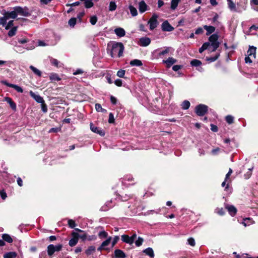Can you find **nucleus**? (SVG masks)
<instances>
[{"label": "nucleus", "instance_id": "1", "mask_svg": "<svg viewBox=\"0 0 258 258\" xmlns=\"http://www.w3.org/2000/svg\"><path fill=\"white\" fill-rule=\"evenodd\" d=\"M108 49L110 50V54L112 57L117 55L118 57L122 55L124 46L121 42H112L108 45Z\"/></svg>", "mask_w": 258, "mask_h": 258}, {"label": "nucleus", "instance_id": "2", "mask_svg": "<svg viewBox=\"0 0 258 258\" xmlns=\"http://www.w3.org/2000/svg\"><path fill=\"white\" fill-rule=\"evenodd\" d=\"M218 35L216 34H214L211 35L209 38L210 43V46H211V51H215L219 46V42L218 41Z\"/></svg>", "mask_w": 258, "mask_h": 258}, {"label": "nucleus", "instance_id": "3", "mask_svg": "<svg viewBox=\"0 0 258 258\" xmlns=\"http://www.w3.org/2000/svg\"><path fill=\"white\" fill-rule=\"evenodd\" d=\"M62 248V245L59 244L56 245L49 244L47 246V253L50 256H51L55 251H59Z\"/></svg>", "mask_w": 258, "mask_h": 258}, {"label": "nucleus", "instance_id": "4", "mask_svg": "<svg viewBox=\"0 0 258 258\" xmlns=\"http://www.w3.org/2000/svg\"><path fill=\"white\" fill-rule=\"evenodd\" d=\"M208 106L204 104H199L195 108L196 114L200 116H204L208 111Z\"/></svg>", "mask_w": 258, "mask_h": 258}, {"label": "nucleus", "instance_id": "5", "mask_svg": "<svg viewBox=\"0 0 258 258\" xmlns=\"http://www.w3.org/2000/svg\"><path fill=\"white\" fill-rule=\"evenodd\" d=\"M158 16L156 14H154L149 20L148 24H149L150 29L151 30H153L157 27L158 25Z\"/></svg>", "mask_w": 258, "mask_h": 258}, {"label": "nucleus", "instance_id": "6", "mask_svg": "<svg viewBox=\"0 0 258 258\" xmlns=\"http://www.w3.org/2000/svg\"><path fill=\"white\" fill-rule=\"evenodd\" d=\"M16 11L18 15H20L24 17H28L31 15L28 8L27 7L22 8L21 7H16Z\"/></svg>", "mask_w": 258, "mask_h": 258}, {"label": "nucleus", "instance_id": "7", "mask_svg": "<svg viewBox=\"0 0 258 258\" xmlns=\"http://www.w3.org/2000/svg\"><path fill=\"white\" fill-rule=\"evenodd\" d=\"M72 238L69 240V244L70 246H75L79 240V234L77 232H73L71 234Z\"/></svg>", "mask_w": 258, "mask_h": 258}, {"label": "nucleus", "instance_id": "8", "mask_svg": "<svg viewBox=\"0 0 258 258\" xmlns=\"http://www.w3.org/2000/svg\"><path fill=\"white\" fill-rule=\"evenodd\" d=\"M162 29L164 31L170 32L174 30V28L167 21H164L161 25Z\"/></svg>", "mask_w": 258, "mask_h": 258}, {"label": "nucleus", "instance_id": "9", "mask_svg": "<svg viewBox=\"0 0 258 258\" xmlns=\"http://www.w3.org/2000/svg\"><path fill=\"white\" fill-rule=\"evenodd\" d=\"M246 3L245 0H241L239 3H237V12L240 13L242 11L245 10L246 8Z\"/></svg>", "mask_w": 258, "mask_h": 258}, {"label": "nucleus", "instance_id": "10", "mask_svg": "<svg viewBox=\"0 0 258 258\" xmlns=\"http://www.w3.org/2000/svg\"><path fill=\"white\" fill-rule=\"evenodd\" d=\"M90 126L91 130L93 132L97 133L101 136H103L105 135V133L103 130H100L97 127L94 126L93 123H90Z\"/></svg>", "mask_w": 258, "mask_h": 258}, {"label": "nucleus", "instance_id": "11", "mask_svg": "<svg viewBox=\"0 0 258 258\" xmlns=\"http://www.w3.org/2000/svg\"><path fill=\"white\" fill-rule=\"evenodd\" d=\"M151 43V39L148 37H142L139 40V44L142 46H147Z\"/></svg>", "mask_w": 258, "mask_h": 258}, {"label": "nucleus", "instance_id": "12", "mask_svg": "<svg viewBox=\"0 0 258 258\" xmlns=\"http://www.w3.org/2000/svg\"><path fill=\"white\" fill-rule=\"evenodd\" d=\"M225 208L227 210L229 214L231 216H234L236 215L237 213V209L234 206L226 205L225 206Z\"/></svg>", "mask_w": 258, "mask_h": 258}, {"label": "nucleus", "instance_id": "13", "mask_svg": "<svg viewBox=\"0 0 258 258\" xmlns=\"http://www.w3.org/2000/svg\"><path fill=\"white\" fill-rule=\"evenodd\" d=\"M30 95L34 99H35V100L37 102L40 103L44 102V100L43 99V98L41 96H40V95L36 94L33 91H31L30 92Z\"/></svg>", "mask_w": 258, "mask_h": 258}, {"label": "nucleus", "instance_id": "14", "mask_svg": "<svg viewBox=\"0 0 258 258\" xmlns=\"http://www.w3.org/2000/svg\"><path fill=\"white\" fill-rule=\"evenodd\" d=\"M112 239V238L111 236L108 237L106 240L104 241L100 246V247H98V250H101L102 249H107L106 248H105V246H108L109 243L111 242V240Z\"/></svg>", "mask_w": 258, "mask_h": 258}, {"label": "nucleus", "instance_id": "15", "mask_svg": "<svg viewBox=\"0 0 258 258\" xmlns=\"http://www.w3.org/2000/svg\"><path fill=\"white\" fill-rule=\"evenodd\" d=\"M113 257L116 258H125L126 254L122 250L117 249L114 250Z\"/></svg>", "mask_w": 258, "mask_h": 258}, {"label": "nucleus", "instance_id": "16", "mask_svg": "<svg viewBox=\"0 0 258 258\" xmlns=\"http://www.w3.org/2000/svg\"><path fill=\"white\" fill-rule=\"evenodd\" d=\"M148 6L146 3L142 1L139 3V10L141 13H143L148 10Z\"/></svg>", "mask_w": 258, "mask_h": 258}, {"label": "nucleus", "instance_id": "17", "mask_svg": "<svg viewBox=\"0 0 258 258\" xmlns=\"http://www.w3.org/2000/svg\"><path fill=\"white\" fill-rule=\"evenodd\" d=\"M177 61L176 59L172 57H169L166 60L163 61V63H166L168 68H170L174 63Z\"/></svg>", "mask_w": 258, "mask_h": 258}, {"label": "nucleus", "instance_id": "18", "mask_svg": "<svg viewBox=\"0 0 258 258\" xmlns=\"http://www.w3.org/2000/svg\"><path fill=\"white\" fill-rule=\"evenodd\" d=\"M121 240L126 243L132 245L133 243V239H132L130 236L128 235L123 234L121 236Z\"/></svg>", "mask_w": 258, "mask_h": 258}, {"label": "nucleus", "instance_id": "19", "mask_svg": "<svg viewBox=\"0 0 258 258\" xmlns=\"http://www.w3.org/2000/svg\"><path fill=\"white\" fill-rule=\"evenodd\" d=\"M6 15H7L8 19H15L18 15V13L16 11V7L14 8V10L13 11L11 12H7L6 13Z\"/></svg>", "mask_w": 258, "mask_h": 258}, {"label": "nucleus", "instance_id": "20", "mask_svg": "<svg viewBox=\"0 0 258 258\" xmlns=\"http://www.w3.org/2000/svg\"><path fill=\"white\" fill-rule=\"evenodd\" d=\"M114 32L117 36L120 37L124 36L125 34L124 30L121 28H118L115 29L114 30Z\"/></svg>", "mask_w": 258, "mask_h": 258}, {"label": "nucleus", "instance_id": "21", "mask_svg": "<svg viewBox=\"0 0 258 258\" xmlns=\"http://www.w3.org/2000/svg\"><path fill=\"white\" fill-rule=\"evenodd\" d=\"M204 28L207 31V35H209L215 31V28L212 26L204 25Z\"/></svg>", "mask_w": 258, "mask_h": 258}, {"label": "nucleus", "instance_id": "22", "mask_svg": "<svg viewBox=\"0 0 258 258\" xmlns=\"http://www.w3.org/2000/svg\"><path fill=\"white\" fill-rule=\"evenodd\" d=\"M173 49L171 47H166L164 48V49L160 51L158 53V55L161 57L163 55H165L169 53L170 51H172Z\"/></svg>", "mask_w": 258, "mask_h": 258}, {"label": "nucleus", "instance_id": "23", "mask_svg": "<svg viewBox=\"0 0 258 258\" xmlns=\"http://www.w3.org/2000/svg\"><path fill=\"white\" fill-rule=\"evenodd\" d=\"M228 2V6L229 9L234 12H237V8L236 7V5L232 0H227Z\"/></svg>", "mask_w": 258, "mask_h": 258}, {"label": "nucleus", "instance_id": "24", "mask_svg": "<svg viewBox=\"0 0 258 258\" xmlns=\"http://www.w3.org/2000/svg\"><path fill=\"white\" fill-rule=\"evenodd\" d=\"M5 100L10 104L11 107L14 110L16 109V104L10 97H6Z\"/></svg>", "mask_w": 258, "mask_h": 258}, {"label": "nucleus", "instance_id": "25", "mask_svg": "<svg viewBox=\"0 0 258 258\" xmlns=\"http://www.w3.org/2000/svg\"><path fill=\"white\" fill-rule=\"evenodd\" d=\"M143 252H144L146 255L150 256L151 257H153L154 256V253L153 250L151 247H148L145 250H143Z\"/></svg>", "mask_w": 258, "mask_h": 258}, {"label": "nucleus", "instance_id": "26", "mask_svg": "<svg viewBox=\"0 0 258 258\" xmlns=\"http://www.w3.org/2000/svg\"><path fill=\"white\" fill-rule=\"evenodd\" d=\"M130 65L132 66H141L143 65V63L141 60L137 59H134L131 60L130 63Z\"/></svg>", "mask_w": 258, "mask_h": 258}, {"label": "nucleus", "instance_id": "27", "mask_svg": "<svg viewBox=\"0 0 258 258\" xmlns=\"http://www.w3.org/2000/svg\"><path fill=\"white\" fill-rule=\"evenodd\" d=\"M3 241H5L8 243H12L13 242V239L11 236L8 234H4L2 235Z\"/></svg>", "mask_w": 258, "mask_h": 258}, {"label": "nucleus", "instance_id": "28", "mask_svg": "<svg viewBox=\"0 0 258 258\" xmlns=\"http://www.w3.org/2000/svg\"><path fill=\"white\" fill-rule=\"evenodd\" d=\"M250 4L251 8L258 12V0H250Z\"/></svg>", "mask_w": 258, "mask_h": 258}, {"label": "nucleus", "instance_id": "29", "mask_svg": "<svg viewBox=\"0 0 258 258\" xmlns=\"http://www.w3.org/2000/svg\"><path fill=\"white\" fill-rule=\"evenodd\" d=\"M17 255L16 252H9L4 255V258H15Z\"/></svg>", "mask_w": 258, "mask_h": 258}, {"label": "nucleus", "instance_id": "30", "mask_svg": "<svg viewBox=\"0 0 258 258\" xmlns=\"http://www.w3.org/2000/svg\"><path fill=\"white\" fill-rule=\"evenodd\" d=\"M95 250V247L94 246H90L88 248L85 250V253L87 255H91L92 254Z\"/></svg>", "mask_w": 258, "mask_h": 258}, {"label": "nucleus", "instance_id": "31", "mask_svg": "<svg viewBox=\"0 0 258 258\" xmlns=\"http://www.w3.org/2000/svg\"><path fill=\"white\" fill-rule=\"evenodd\" d=\"M210 47V43L209 42H205L204 43L201 47L199 48V52L202 53L204 50L207 49Z\"/></svg>", "mask_w": 258, "mask_h": 258}, {"label": "nucleus", "instance_id": "32", "mask_svg": "<svg viewBox=\"0 0 258 258\" xmlns=\"http://www.w3.org/2000/svg\"><path fill=\"white\" fill-rule=\"evenodd\" d=\"M131 14L132 15V16L135 17L136 16L138 15V12L136 8H135L134 6L130 5L128 7Z\"/></svg>", "mask_w": 258, "mask_h": 258}, {"label": "nucleus", "instance_id": "33", "mask_svg": "<svg viewBox=\"0 0 258 258\" xmlns=\"http://www.w3.org/2000/svg\"><path fill=\"white\" fill-rule=\"evenodd\" d=\"M30 69L33 72V73L35 74H36L38 76H39V77L41 76V74H42L40 70H39L38 69H37V68H36L35 67H34V66H30Z\"/></svg>", "mask_w": 258, "mask_h": 258}, {"label": "nucleus", "instance_id": "34", "mask_svg": "<svg viewBox=\"0 0 258 258\" xmlns=\"http://www.w3.org/2000/svg\"><path fill=\"white\" fill-rule=\"evenodd\" d=\"M256 53V48L253 46H250L248 51L247 53L249 56L252 55H255Z\"/></svg>", "mask_w": 258, "mask_h": 258}, {"label": "nucleus", "instance_id": "35", "mask_svg": "<svg viewBox=\"0 0 258 258\" xmlns=\"http://www.w3.org/2000/svg\"><path fill=\"white\" fill-rule=\"evenodd\" d=\"M180 0H172L171 3V9L175 10L178 6Z\"/></svg>", "mask_w": 258, "mask_h": 258}, {"label": "nucleus", "instance_id": "36", "mask_svg": "<svg viewBox=\"0 0 258 258\" xmlns=\"http://www.w3.org/2000/svg\"><path fill=\"white\" fill-rule=\"evenodd\" d=\"M9 19L7 15L5 14V16L0 17V25L3 26H6L7 24V20Z\"/></svg>", "mask_w": 258, "mask_h": 258}, {"label": "nucleus", "instance_id": "37", "mask_svg": "<svg viewBox=\"0 0 258 258\" xmlns=\"http://www.w3.org/2000/svg\"><path fill=\"white\" fill-rule=\"evenodd\" d=\"M190 105V102L188 101L184 100L181 104V107L183 109L186 110L189 108Z\"/></svg>", "mask_w": 258, "mask_h": 258}, {"label": "nucleus", "instance_id": "38", "mask_svg": "<svg viewBox=\"0 0 258 258\" xmlns=\"http://www.w3.org/2000/svg\"><path fill=\"white\" fill-rule=\"evenodd\" d=\"M201 64H202V62L200 60H199L198 59H196L192 60L190 62V64L192 66H194V67L200 66L201 65Z\"/></svg>", "mask_w": 258, "mask_h": 258}, {"label": "nucleus", "instance_id": "39", "mask_svg": "<svg viewBox=\"0 0 258 258\" xmlns=\"http://www.w3.org/2000/svg\"><path fill=\"white\" fill-rule=\"evenodd\" d=\"M17 27H13L8 32V36L9 37H12L15 35L17 31Z\"/></svg>", "mask_w": 258, "mask_h": 258}, {"label": "nucleus", "instance_id": "40", "mask_svg": "<svg viewBox=\"0 0 258 258\" xmlns=\"http://www.w3.org/2000/svg\"><path fill=\"white\" fill-rule=\"evenodd\" d=\"M50 79L51 81H59L61 80L60 77L56 74H51V75L50 76Z\"/></svg>", "mask_w": 258, "mask_h": 258}, {"label": "nucleus", "instance_id": "41", "mask_svg": "<svg viewBox=\"0 0 258 258\" xmlns=\"http://www.w3.org/2000/svg\"><path fill=\"white\" fill-rule=\"evenodd\" d=\"M116 9V5L114 2L111 1L109 3V10L110 11H115Z\"/></svg>", "mask_w": 258, "mask_h": 258}, {"label": "nucleus", "instance_id": "42", "mask_svg": "<svg viewBox=\"0 0 258 258\" xmlns=\"http://www.w3.org/2000/svg\"><path fill=\"white\" fill-rule=\"evenodd\" d=\"M107 236L108 233L104 230L100 231L98 233L99 237L101 239L106 238L107 237Z\"/></svg>", "mask_w": 258, "mask_h": 258}, {"label": "nucleus", "instance_id": "43", "mask_svg": "<svg viewBox=\"0 0 258 258\" xmlns=\"http://www.w3.org/2000/svg\"><path fill=\"white\" fill-rule=\"evenodd\" d=\"M251 219L250 218H246L243 219V221L242 224L245 226H249L251 224Z\"/></svg>", "mask_w": 258, "mask_h": 258}, {"label": "nucleus", "instance_id": "44", "mask_svg": "<svg viewBox=\"0 0 258 258\" xmlns=\"http://www.w3.org/2000/svg\"><path fill=\"white\" fill-rule=\"evenodd\" d=\"M225 120L228 124H231L233 122L234 117L231 115H227L225 117Z\"/></svg>", "mask_w": 258, "mask_h": 258}, {"label": "nucleus", "instance_id": "45", "mask_svg": "<svg viewBox=\"0 0 258 258\" xmlns=\"http://www.w3.org/2000/svg\"><path fill=\"white\" fill-rule=\"evenodd\" d=\"M215 212L220 216H223L225 214L224 210L222 208H217V209H215Z\"/></svg>", "mask_w": 258, "mask_h": 258}, {"label": "nucleus", "instance_id": "46", "mask_svg": "<svg viewBox=\"0 0 258 258\" xmlns=\"http://www.w3.org/2000/svg\"><path fill=\"white\" fill-rule=\"evenodd\" d=\"M85 6L86 8H90L93 6L92 0H87L85 2Z\"/></svg>", "mask_w": 258, "mask_h": 258}, {"label": "nucleus", "instance_id": "47", "mask_svg": "<svg viewBox=\"0 0 258 258\" xmlns=\"http://www.w3.org/2000/svg\"><path fill=\"white\" fill-rule=\"evenodd\" d=\"M77 20L75 18H72L69 21V24L71 27H74L76 24Z\"/></svg>", "mask_w": 258, "mask_h": 258}, {"label": "nucleus", "instance_id": "48", "mask_svg": "<svg viewBox=\"0 0 258 258\" xmlns=\"http://www.w3.org/2000/svg\"><path fill=\"white\" fill-rule=\"evenodd\" d=\"M68 225L71 228H74L76 226L75 221L72 219H69L68 222Z\"/></svg>", "mask_w": 258, "mask_h": 258}, {"label": "nucleus", "instance_id": "49", "mask_svg": "<svg viewBox=\"0 0 258 258\" xmlns=\"http://www.w3.org/2000/svg\"><path fill=\"white\" fill-rule=\"evenodd\" d=\"M143 241L144 240L142 237H139L138 239L135 241L136 246H141L142 244Z\"/></svg>", "mask_w": 258, "mask_h": 258}, {"label": "nucleus", "instance_id": "50", "mask_svg": "<svg viewBox=\"0 0 258 258\" xmlns=\"http://www.w3.org/2000/svg\"><path fill=\"white\" fill-rule=\"evenodd\" d=\"M125 71L123 70H119L117 73V76L120 78H123Z\"/></svg>", "mask_w": 258, "mask_h": 258}, {"label": "nucleus", "instance_id": "51", "mask_svg": "<svg viewBox=\"0 0 258 258\" xmlns=\"http://www.w3.org/2000/svg\"><path fill=\"white\" fill-rule=\"evenodd\" d=\"M50 61L51 62V63L52 65H53L56 67H58L59 61L57 59H56L55 58H51L50 59Z\"/></svg>", "mask_w": 258, "mask_h": 258}, {"label": "nucleus", "instance_id": "52", "mask_svg": "<svg viewBox=\"0 0 258 258\" xmlns=\"http://www.w3.org/2000/svg\"><path fill=\"white\" fill-rule=\"evenodd\" d=\"M97 21V18L95 16H92L90 19V22L93 25H95Z\"/></svg>", "mask_w": 258, "mask_h": 258}, {"label": "nucleus", "instance_id": "53", "mask_svg": "<svg viewBox=\"0 0 258 258\" xmlns=\"http://www.w3.org/2000/svg\"><path fill=\"white\" fill-rule=\"evenodd\" d=\"M119 239V237L118 236H115L113 237L112 243H111L112 247H113L116 244V243L118 242Z\"/></svg>", "mask_w": 258, "mask_h": 258}, {"label": "nucleus", "instance_id": "54", "mask_svg": "<svg viewBox=\"0 0 258 258\" xmlns=\"http://www.w3.org/2000/svg\"><path fill=\"white\" fill-rule=\"evenodd\" d=\"M108 122L112 123L114 122V118L112 113L110 112L109 114Z\"/></svg>", "mask_w": 258, "mask_h": 258}, {"label": "nucleus", "instance_id": "55", "mask_svg": "<svg viewBox=\"0 0 258 258\" xmlns=\"http://www.w3.org/2000/svg\"><path fill=\"white\" fill-rule=\"evenodd\" d=\"M41 109L43 112L46 113L47 111V106L44 101L43 103H41Z\"/></svg>", "mask_w": 258, "mask_h": 258}, {"label": "nucleus", "instance_id": "56", "mask_svg": "<svg viewBox=\"0 0 258 258\" xmlns=\"http://www.w3.org/2000/svg\"><path fill=\"white\" fill-rule=\"evenodd\" d=\"M14 25V21L11 20L6 25L5 28L7 30L9 29L11 27H12Z\"/></svg>", "mask_w": 258, "mask_h": 258}, {"label": "nucleus", "instance_id": "57", "mask_svg": "<svg viewBox=\"0 0 258 258\" xmlns=\"http://www.w3.org/2000/svg\"><path fill=\"white\" fill-rule=\"evenodd\" d=\"M188 243L192 246L195 245V241L193 238H189L188 239Z\"/></svg>", "mask_w": 258, "mask_h": 258}, {"label": "nucleus", "instance_id": "58", "mask_svg": "<svg viewBox=\"0 0 258 258\" xmlns=\"http://www.w3.org/2000/svg\"><path fill=\"white\" fill-rule=\"evenodd\" d=\"M204 32L203 29L201 27H199L196 30L195 34L197 35L201 34Z\"/></svg>", "mask_w": 258, "mask_h": 258}, {"label": "nucleus", "instance_id": "59", "mask_svg": "<svg viewBox=\"0 0 258 258\" xmlns=\"http://www.w3.org/2000/svg\"><path fill=\"white\" fill-rule=\"evenodd\" d=\"M0 195L3 200H5L7 198V194L4 190H0Z\"/></svg>", "mask_w": 258, "mask_h": 258}, {"label": "nucleus", "instance_id": "60", "mask_svg": "<svg viewBox=\"0 0 258 258\" xmlns=\"http://www.w3.org/2000/svg\"><path fill=\"white\" fill-rule=\"evenodd\" d=\"M114 84H115L117 86L120 87V86H122V81H121L120 79H116V80L114 81Z\"/></svg>", "mask_w": 258, "mask_h": 258}, {"label": "nucleus", "instance_id": "61", "mask_svg": "<svg viewBox=\"0 0 258 258\" xmlns=\"http://www.w3.org/2000/svg\"><path fill=\"white\" fill-rule=\"evenodd\" d=\"M14 89H15L17 92L20 93H23V89L20 86L16 85H15Z\"/></svg>", "mask_w": 258, "mask_h": 258}, {"label": "nucleus", "instance_id": "62", "mask_svg": "<svg viewBox=\"0 0 258 258\" xmlns=\"http://www.w3.org/2000/svg\"><path fill=\"white\" fill-rule=\"evenodd\" d=\"M181 68H182L181 66H180V65H175V66H173L172 70L173 71L176 72V71L179 70L180 69H181Z\"/></svg>", "mask_w": 258, "mask_h": 258}, {"label": "nucleus", "instance_id": "63", "mask_svg": "<svg viewBox=\"0 0 258 258\" xmlns=\"http://www.w3.org/2000/svg\"><path fill=\"white\" fill-rule=\"evenodd\" d=\"M52 0H40L41 5H47L51 2Z\"/></svg>", "mask_w": 258, "mask_h": 258}, {"label": "nucleus", "instance_id": "64", "mask_svg": "<svg viewBox=\"0 0 258 258\" xmlns=\"http://www.w3.org/2000/svg\"><path fill=\"white\" fill-rule=\"evenodd\" d=\"M211 130L214 132H216L218 131V127L216 125L211 124Z\"/></svg>", "mask_w": 258, "mask_h": 258}]
</instances>
